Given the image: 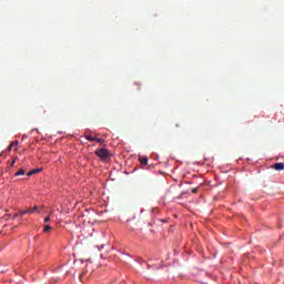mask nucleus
I'll return each mask as SVG.
<instances>
[{
    "label": "nucleus",
    "instance_id": "f257e3e1",
    "mask_svg": "<svg viewBox=\"0 0 284 284\" xmlns=\"http://www.w3.org/2000/svg\"><path fill=\"white\" fill-rule=\"evenodd\" d=\"M95 155L101 159L104 163H108L111 160L110 151L105 148L97 149Z\"/></svg>",
    "mask_w": 284,
    "mask_h": 284
},
{
    "label": "nucleus",
    "instance_id": "f03ea898",
    "mask_svg": "<svg viewBox=\"0 0 284 284\" xmlns=\"http://www.w3.org/2000/svg\"><path fill=\"white\" fill-rule=\"evenodd\" d=\"M273 170H276L277 172H281V170H284V163L283 162L275 163L273 165Z\"/></svg>",
    "mask_w": 284,
    "mask_h": 284
},
{
    "label": "nucleus",
    "instance_id": "7ed1b4c3",
    "mask_svg": "<svg viewBox=\"0 0 284 284\" xmlns=\"http://www.w3.org/2000/svg\"><path fill=\"white\" fill-rule=\"evenodd\" d=\"M139 161H140L141 165H148V156L139 158Z\"/></svg>",
    "mask_w": 284,
    "mask_h": 284
},
{
    "label": "nucleus",
    "instance_id": "20e7f679",
    "mask_svg": "<svg viewBox=\"0 0 284 284\" xmlns=\"http://www.w3.org/2000/svg\"><path fill=\"white\" fill-rule=\"evenodd\" d=\"M39 172H41V169H33L32 171L27 173V176H32V174H39Z\"/></svg>",
    "mask_w": 284,
    "mask_h": 284
},
{
    "label": "nucleus",
    "instance_id": "39448f33",
    "mask_svg": "<svg viewBox=\"0 0 284 284\" xmlns=\"http://www.w3.org/2000/svg\"><path fill=\"white\" fill-rule=\"evenodd\" d=\"M20 216H26V214H32V210L29 209V210H23V211H20Z\"/></svg>",
    "mask_w": 284,
    "mask_h": 284
},
{
    "label": "nucleus",
    "instance_id": "423d86ee",
    "mask_svg": "<svg viewBox=\"0 0 284 284\" xmlns=\"http://www.w3.org/2000/svg\"><path fill=\"white\" fill-rule=\"evenodd\" d=\"M26 174V171L23 169H20L17 173L16 176H23Z\"/></svg>",
    "mask_w": 284,
    "mask_h": 284
},
{
    "label": "nucleus",
    "instance_id": "0eeeda50",
    "mask_svg": "<svg viewBox=\"0 0 284 284\" xmlns=\"http://www.w3.org/2000/svg\"><path fill=\"white\" fill-rule=\"evenodd\" d=\"M84 136H85L87 141H95L97 140V138H94L92 135L85 134Z\"/></svg>",
    "mask_w": 284,
    "mask_h": 284
},
{
    "label": "nucleus",
    "instance_id": "6e6552de",
    "mask_svg": "<svg viewBox=\"0 0 284 284\" xmlns=\"http://www.w3.org/2000/svg\"><path fill=\"white\" fill-rule=\"evenodd\" d=\"M97 143H100L101 145H103L105 143V140L103 139H99V138H95Z\"/></svg>",
    "mask_w": 284,
    "mask_h": 284
},
{
    "label": "nucleus",
    "instance_id": "1a4fd4ad",
    "mask_svg": "<svg viewBox=\"0 0 284 284\" xmlns=\"http://www.w3.org/2000/svg\"><path fill=\"white\" fill-rule=\"evenodd\" d=\"M10 145H11L12 148H17V145H19V141H13Z\"/></svg>",
    "mask_w": 284,
    "mask_h": 284
},
{
    "label": "nucleus",
    "instance_id": "9d476101",
    "mask_svg": "<svg viewBox=\"0 0 284 284\" xmlns=\"http://www.w3.org/2000/svg\"><path fill=\"white\" fill-rule=\"evenodd\" d=\"M50 230H52V226H50V225L44 226V232H50Z\"/></svg>",
    "mask_w": 284,
    "mask_h": 284
},
{
    "label": "nucleus",
    "instance_id": "9b49d317",
    "mask_svg": "<svg viewBox=\"0 0 284 284\" xmlns=\"http://www.w3.org/2000/svg\"><path fill=\"white\" fill-rule=\"evenodd\" d=\"M30 210H31V212L33 214V212H39V206H33V209H30Z\"/></svg>",
    "mask_w": 284,
    "mask_h": 284
},
{
    "label": "nucleus",
    "instance_id": "f8f14e48",
    "mask_svg": "<svg viewBox=\"0 0 284 284\" xmlns=\"http://www.w3.org/2000/svg\"><path fill=\"white\" fill-rule=\"evenodd\" d=\"M197 192H199V189H197V187H195V189L192 190V193H193V194H196Z\"/></svg>",
    "mask_w": 284,
    "mask_h": 284
},
{
    "label": "nucleus",
    "instance_id": "ddd939ff",
    "mask_svg": "<svg viewBox=\"0 0 284 284\" xmlns=\"http://www.w3.org/2000/svg\"><path fill=\"white\" fill-rule=\"evenodd\" d=\"M44 223H50V216H47V217L44 219Z\"/></svg>",
    "mask_w": 284,
    "mask_h": 284
},
{
    "label": "nucleus",
    "instance_id": "4468645a",
    "mask_svg": "<svg viewBox=\"0 0 284 284\" xmlns=\"http://www.w3.org/2000/svg\"><path fill=\"white\" fill-rule=\"evenodd\" d=\"M12 148H13V146L10 144L9 148H8L9 152L12 150Z\"/></svg>",
    "mask_w": 284,
    "mask_h": 284
},
{
    "label": "nucleus",
    "instance_id": "2eb2a0df",
    "mask_svg": "<svg viewBox=\"0 0 284 284\" xmlns=\"http://www.w3.org/2000/svg\"><path fill=\"white\" fill-rule=\"evenodd\" d=\"M14 163H16V160H13V161L11 162V168L14 165Z\"/></svg>",
    "mask_w": 284,
    "mask_h": 284
},
{
    "label": "nucleus",
    "instance_id": "dca6fc26",
    "mask_svg": "<svg viewBox=\"0 0 284 284\" xmlns=\"http://www.w3.org/2000/svg\"><path fill=\"white\" fill-rule=\"evenodd\" d=\"M19 216V214L18 213H16L14 215H13V219H17Z\"/></svg>",
    "mask_w": 284,
    "mask_h": 284
},
{
    "label": "nucleus",
    "instance_id": "f3484780",
    "mask_svg": "<svg viewBox=\"0 0 284 284\" xmlns=\"http://www.w3.org/2000/svg\"><path fill=\"white\" fill-rule=\"evenodd\" d=\"M175 126L181 128V124H175Z\"/></svg>",
    "mask_w": 284,
    "mask_h": 284
}]
</instances>
